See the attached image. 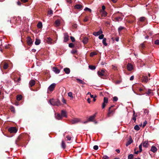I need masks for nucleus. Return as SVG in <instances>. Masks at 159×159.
<instances>
[{
	"instance_id": "1",
	"label": "nucleus",
	"mask_w": 159,
	"mask_h": 159,
	"mask_svg": "<svg viewBox=\"0 0 159 159\" xmlns=\"http://www.w3.org/2000/svg\"><path fill=\"white\" fill-rule=\"evenodd\" d=\"M49 102L53 106H59L61 104L60 101L58 99H51L49 100Z\"/></svg>"
},
{
	"instance_id": "2",
	"label": "nucleus",
	"mask_w": 159,
	"mask_h": 159,
	"mask_svg": "<svg viewBox=\"0 0 159 159\" xmlns=\"http://www.w3.org/2000/svg\"><path fill=\"white\" fill-rule=\"evenodd\" d=\"M114 107V106L113 105L111 106L109 108L108 112L107 114V116L108 117H110L111 115H112L114 113L115 111V109H111L112 108Z\"/></svg>"
},
{
	"instance_id": "3",
	"label": "nucleus",
	"mask_w": 159,
	"mask_h": 159,
	"mask_svg": "<svg viewBox=\"0 0 159 159\" xmlns=\"http://www.w3.org/2000/svg\"><path fill=\"white\" fill-rule=\"evenodd\" d=\"M105 71V70L104 69H103L101 70H100L98 71V75L99 77H101L102 76H106L107 75V74Z\"/></svg>"
},
{
	"instance_id": "4",
	"label": "nucleus",
	"mask_w": 159,
	"mask_h": 159,
	"mask_svg": "<svg viewBox=\"0 0 159 159\" xmlns=\"http://www.w3.org/2000/svg\"><path fill=\"white\" fill-rule=\"evenodd\" d=\"M119 13V11H118L117 12L114 14L113 15V16L114 17L115 21H119L120 20H122L121 16H117V13Z\"/></svg>"
},
{
	"instance_id": "5",
	"label": "nucleus",
	"mask_w": 159,
	"mask_h": 159,
	"mask_svg": "<svg viewBox=\"0 0 159 159\" xmlns=\"http://www.w3.org/2000/svg\"><path fill=\"white\" fill-rule=\"evenodd\" d=\"M108 99L107 98L104 97L103 99V102L102 104V109L104 108L106 106V104L108 103Z\"/></svg>"
},
{
	"instance_id": "6",
	"label": "nucleus",
	"mask_w": 159,
	"mask_h": 159,
	"mask_svg": "<svg viewBox=\"0 0 159 159\" xmlns=\"http://www.w3.org/2000/svg\"><path fill=\"white\" fill-rule=\"evenodd\" d=\"M8 131L10 133H16L17 131V130L15 127H11L8 129Z\"/></svg>"
},
{
	"instance_id": "7",
	"label": "nucleus",
	"mask_w": 159,
	"mask_h": 159,
	"mask_svg": "<svg viewBox=\"0 0 159 159\" xmlns=\"http://www.w3.org/2000/svg\"><path fill=\"white\" fill-rule=\"evenodd\" d=\"M141 85L139 84H136L133 85V87L134 89H135L134 90H133L134 92L136 94L137 93L136 92V91H137L138 89L140 87Z\"/></svg>"
},
{
	"instance_id": "8",
	"label": "nucleus",
	"mask_w": 159,
	"mask_h": 159,
	"mask_svg": "<svg viewBox=\"0 0 159 159\" xmlns=\"http://www.w3.org/2000/svg\"><path fill=\"white\" fill-rule=\"evenodd\" d=\"M56 85V84L55 83L52 84L48 87V90L51 92L53 91L54 90Z\"/></svg>"
},
{
	"instance_id": "9",
	"label": "nucleus",
	"mask_w": 159,
	"mask_h": 159,
	"mask_svg": "<svg viewBox=\"0 0 159 159\" xmlns=\"http://www.w3.org/2000/svg\"><path fill=\"white\" fill-rule=\"evenodd\" d=\"M135 17L134 16H130L129 20H128V22L130 23H132L135 21Z\"/></svg>"
},
{
	"instance_id": "10",
	"label": "nucleus",
	"mask_w": 159,
	"mask_h": 159,
	"mask_svg": "<svg viewBox=\"0 0 159 159\" xmlns=\"http://www.w3.org/2000/svg\"><path fill=\"white\" fill-rule=\"evenodd\" d=\"M27 42L28 45L29 46L32 45L33 43V41H32L31 38L30 37L28 36L27 38Z\"/></svg>"
},
{
	"instance_id": "11",
	"label": "nucleus",
	"mask_w": 159,
	"mask_h": 159,
	"mask_svg": "<svg viewBox=\"0 0 159 159\" xmlns=\"http://www.w3.org/2000/svg\"><path fill=\"white\" fill-rule=\"evenodd\" d=\"M152 90L151 89H148V91L145 93H142L141 92V93H136V94L137 95H142L146 94L147 95H149L150 94L152 93Z\"/></svg>"
},
{
	"instance_id": "12",
	"label": "nucleus",
	"mask_w": 159,
	"mask_h": 159,
	"mask_svg": "<svg viewBox=\"0 0 159 159\" xmlns=\"http://www.w3.org/2000/svg\"><path fill=\"white\" fill-rule=\"evenodd\" d=\"M69 37L67 33H65L64 34V42H67L69 40Z\"/></svg>"
},
{
	"instance_id": "13",
	"label": "nucleus",
	"mask_w": 159,
	"mask_h": 159,
	"mask_svg": "<svg viewBox=\"0 0 159 159\" xmlns=\"http://www.w3.org/2000/svg\"><path fill=\"white\" fill-rule=\"evenodd\" d=\"M102 31L101 29H100V30L98 31L97 32H94L93 33V34L96 36H98V35H100V34H102Z\"/></svg>"
},
{
	"instance_id": "14",
	"label": "nucleus",
	"mask_w": 159,
	"mask_h": 159,
	"mask_svg": "<svg viewBox=\"0 0 159 159\" xmlns=\"http://www.w3.org/2000/svg\"><path fill=\"white\" fill-rule=\"evenodd\" d=\"M133 68V65L130 63H128L127 66V69L129 71H131Z\"/></svg>"
},
{
	"instance_id": "15",
	"label": "nucleus",
	"mask_w": 159,
	"mask_h": 159,
	"mask_svg": "<svg viewBox=\"0 0 159 159\" xmlns=\"http://www.w3.org/2000/svg\"><path fill=\"white\" fill-rule=\"evenodd\" d=\"M55 118L57 120H60L62 119V117L61 115L60 114H55Z\"/></svg>"
},
{
	"instance_id": "16",
	"label": "nucleus",
	"mask_w": 159,
	"mask_h": 159,
	"mask_svg": "<svg viewBox=\"0 0 159 159\" xmlns=\"http://www.w3.org/2000/svg\"><path fill=\"white\" fill-rule=\"evenodd\" d=\"M53 70L56 74H58L60 72V70L57 67H54L52 68Z\"/></svg>"
},
{
	"instance_id": "17",
	"label": "nucleus",
	"mask_w": 159,
	"mask_h": 159,
	"mask_svg": "<svg viewBox=\"0 0 159 159\" xmlns=\"http://www.w3.org/2000/svg\"><path fill=\"white\" fill-rule=\"evenodd\" d=\"M80 121L79 119L77 118H75L71 120V122L72 124H75L79 122Z\"/></svg>"
},
{
	"instance_id": "18",
	"label": "nucleus",
	"mask_w": 159,
	"mask_h": 159,
	"mask_svg": "<svg viewBox=\"0 0 159 159\" xmlns=\"http://www.w3.org/2000/svg\"><path fill=\"white\" fill-rule=\"evenodd\" d=\"M83 7V6H82V5L78 4L75 5L74 6L75 8L77 9H81Z\"/></svg>"
},
{
	"instance_id": "19",
	"label": "nucleus",
	"mask_w": 159,
	"mask_h": 159,
	"mask_svg": "<svg viewBox=\"0 0 159 159\" xmlns=\"http://www.w3.org/2000/svg\"><path fill=\"white\" fill-rule=\"evenodd\" d=\"M96 116V114H95L93 115L90 116L88 120V121H92L94 119Z\"/></svg>"
},
{
	"instance_id": "20",
	"label": "nucleus",
	"mask_w": 159,
	"mask_h": 159,
	"mask_svg": "<svg viewBox=\"0 0 159 159\" xmlns=\"http://www.w3.org/2000/svg\"><path fill=\"white\" fill-rule=\"evenodd\" d=\"M35 82L34 80H32L30 81L29 82L30 87H31L35 85Z\"/></svg>"
},
{
	"instance_id": "21",
	"label": "nucleus",
	"mask_w": 159,
	"mask_h": 159,
	"mask_svg": "<svg viewBox=\"0 0 159 159\" xmlns=\"http://www.w3.org/2000/svg\"><path fill=\"white\" fill-rule=\"evenodd\" d=\"M3 63H2L1 64L2 65H3ZM8 66V64L5 62H3V68L4 69H7Z\"/></svg>"
},
{
	"instance_id": "22",
	"label": "nucleus",
	"mask_w": 159,
	"mask_h": 159,
	"mask_svg": "<svg viewBox=\"0 0 159 159\" xmlns=\"http://www.w3.org/2000/svg\"><path fill=\"white\" fill-rule=\"evenodd\" d=\"M133 140L132 139V138L130 137L129 139V140L126 143V146H128L129 145L131 144L133 142Z\"/></svg>"
},
{
	"instance_id": "23",
	"label": "nucleus",
	"mask_w": 159,
	"mask_h": 159,
	"mask_svg": "<svg viewBox=\"0 0 159 159\" xmlns=\"http://www.w3.org/2000/svg\"><path fill=\"white\" fill-rule=\"evenodd\" d=\"M76 81L80 84H85V83L82 80H80L78 78L76 79Z\"/></svg>"
},
{
	"instance_id": "24",
	"label": "nucleus",
	"mask_w": 159,
	"mask_h": 159,
	"mask_svg": "<svg viewBox=\"0 0 159 159\" xmlns=\"http://www.w3.org/2000/svg\"><path fill=\"white\" fill-rule=\"evenodd\" d=\"M63 70L65 73L66 74H69L70 72V69L68 68H64Z\"/></svg>"
},
{
	"instance_id": "25",
	"label": "nucleus",
	"mask_w": 159,
	"mask_h": 159,
	"mask_svg": "<svg viewBox=\"0 0 159 159\" xmlns=\"http://www.w3.org/2000/svg\"><path fill=\"white\" fill-rule=\"evenodd\" d=\"M142 81L147 82L148 81V77L147 76H143L142 78Z\"/></svg>"
},
{
	"instance_id": "26",
	"label": "nucleus",
	"mask_w": 159,
	"mask_h": 159,
	"mask_svg": "<svg viewBox=\"0 0 159 159\" xmlns=\"http://www.w3.org/2000/svg\"><path fill=\"white\" fill-rule=\"evenodd\" d=\"M23 134H21L18 138L17 140H16V143H17V142H18L19 141H20V139H21L24 135Z\"/></svg>"
},
{
	"instance_id": "27",
	"label": "nucleus",
	"mask_w": 159,
	"mask_h": 159,
	"mask_svg": "<svg viewBox=\"0 0 159 159\" xmlns=\"http://www.w3.org/2000/svg\"><path fill=\"white\" fill-rule=\"evenodd\" d=\"M142 143L143 146L145 148H147L148 145L149 144L148 142H146V141L143 142Z\"/></svg>"
},
{
	"instance_id": "28",
	"label": "nucleus",
	"mask_w": 159,
	"mask_h": 159,
	"mask_svg": "<svg viewBox=\"0 0 159 159\" xmlns=\"http://www.w3.org/2000/svg\"><path fill=\"white\" fill-rule=\"evenodd\" d=\"M157 149L156 148L153 146H152L151 149V151L154 153L156 152L157 151Z\"/></svg>"
},
{
	"instance_id": "29",
	"label": "nucleus",
	"mask_w": 159,
	"mask_h": 159,
	"mask_svg": "<svg viewBox=\"0 0 159 159\" xmlns=\"http://www.w3.org/2000/svg\"><path fill=\"white\" fill-rule=\"evenodd\" d=\"M61 115L62 116V117H66L67 116V115L66 111L64 110H62L61 111Z\"/></svg>"
},
{
	"instance_id": "30",
	"label": "nucleus",
	"mask_w": 159,
	"mask_h": 159,
	"mask_svg": "<svg viewBox=\"0 0 159 159\" xmlns=\"http://www.w3.org/2000/svg\"><path fill=\"white\" fill-rule=\"evenodd\" d=\"M54 23L56 26H58L60 24V21L59 20H56L54 22Z\"/></svg>"
},
{
	"instance_id": "31",
	"label": "nucleus",
	"mask_w": 159,
	"mask_h": 159,
	"mask_svg": "<svg viewBox=\"0 0 159 159\" xmlns=\"http://www.w3.org/2000/svg\"><path fill=\"white\" fill-rule=\"evenodd\" d=\"M88 38L85 37L84 38L83 40V42L84 44H86L88 43Z\"/></svg>"
},
{
	"instance_id": "32",
	"label": "nucleus",
	"mask_w": 159,
	"mask_h": 159,
	"mask_svg": "<svg viewBox=\"0 0 159 159\" xmlns=\"http://www.w3.org/2000/svg\"><path fill=\"white\" fill-rule=\"evenodd\" d=\"M61 147L64 149L66 148V145L64 141H62L61 144Z\"/></svg>"
},
{
	"instance_id": "33",
	"label": "nucleus",
	"mask_w": 159,
	"mask_h": 159,
	"mask_svg": "<svg viewBox=\"0 0 159 159\" xmlns=\"http://www.w3.org/2000/svg\"><path fill=\"white\" fill-rule=\"evenodd\" d=\"M22 96L21 95H18L16 96V99L18 101H20L21 100L22 98Z\"/></svg>"
},
{
	"instance_id": "34",
	"label": "nucleus",
	"mask_w": 159,
	"mask_h": 159,
	"mask_svg": "<svg viewBox=\"0 0 159 159\" xmlns=\"http://www.w3.org/2000/svg\"><path fill=\"white\" fill-rule=\"evenodd\" d=\"M37 26L38 28L39 29H40L42 28V23L41 22H39L37 24Z\"/></svg>"
},
{
	"instance_id": "35",
	"label": "nucleus",
	"mask_w": 159,
	"mask_h": 159,
	"mask_svg": "<svg viewBox=\"0 0 159 159\" xmlns=\"http://www.w3.org/2000/svg\"><path fill=\"white\" fill-rule=\"evenodd\" d=\"M100 12L103 16H106L107 14V13L105 11H100Z\"/></svg>"
},
{
	"instance_id": "36",
	"label": "nucleus",
	"mask_w": 159,
	"mask_h": 159,
	"mask_svg": "<svg viewBox=\"0 0 159 159\" xmlns=\"http://www.w3.org/2000/svg\"><path fill=\"white\" fill-rule=\"evenodd\" d=\"M89 69L92 70H95L96 68L95 66L93 65H89Z\"/></svg>"
},
{
	"instance_id": "37",
	"label": "nucleus",
	"mask_w": 159,
	"mask_h": 159,
	"mask_svg": "<svg viewBox=\"0 0 159 159\" xmlns=\"http://www.w3.org/2000/svg\"><path fill=\"white\" fill-rule=\"evenodd\" d=\"M46 40L48 43H52V40L50 37L47 38Z\"/></svg>"
},
{
	"instance_id": "38",
	"label": "nucleus",
	"mask_w": 159,
	"mask_h": 159,
	"mask_svg": "<svg viewBox=\"0 0 159 159\" xmlns=\"http://www.w3.org/2000/svg\"><path fill=\"white\" fill-rule=\"evenodd\" d=\"M106 39L104 38L102 40V43L105 46H107V43H106Z\"/></svg>"
},
{
	"instance_id": "39",
	"label": "nucleus",
	"mask_w": 159,
	"mask_h": 159,
	"mask_svg": "<svg viewBox=\"0 0 159 159\" xmlns=\"http://www.w3.org/2000/svg\"><path fill=\"white\" fill-rule=\"evenodd\" d=\"M40 43V40L39 39H36L35 42V44L36 45H38Z\"/></svg>"
},
{
	"instance_id": "40",
	"label": "nucleus",
	"mask_w": 159,
	"mask_h": 159,
	"mask_svg": "<svg viewBox=\"0 0 159 159\" xmlns=\"http://www.w3.org/2000/svg\"><path fill=\"white\" fill-rule=\"evenodd\" d=\"M10 109L11 111V112H12L13 113H14L15 112V109L14 107L13 106H10Z\"/></svg>"
},
{
	"instance_id": "41",
	"label": "nucleus",
	"mask_w": 159,
	"mask_h": 159,
	"mask_svg": "<svg viewBox=\"0 0 159 159\" xmlns=\"http://www.w3.org/2000/svg\"><path fill=\"white\" fill-rule=\"evenodd\" d=\"M137 116V115H135V112L134 111V114L133 115V117L132 118V119L134 120V122H135L136 120V117Z\"/></svg>"
},
{
	"instance_id": "42",
	"label": "nucleus",
	"mask_w": 159,
	"mask_h": 159,
	"mask_svg": "<svg viewBox=\"0 0 159 159\" xmlns=\"http://www.w3.org/2000/svg\"><path fill=\"white\" fill-rule=\"evenodd\" d=\"M71 53H72L73 54H76L77 52V51L76 49H73L71 51Z\"/></svg>"
},
{
	"instance_id": "43",
	"label": "nucleus",
	"mask_w": 159,
	"mask_h": 159,
	"mask_svg": "<svg viewBox=\"0 0 159 159\" xmlns=\"http://www.w3.org/2000/svg\"><path fill=\"white\" fill-rule=\"evenodd\" d=\"M128 159H133L134 156L132 154H129L128 155Z\"/></svg>"
},
{
	"instance_id": "44",
	"label": "nucleus",
	"mask_w": 159,
	"mask_h": 159,
	"mask_svg": "<svg viewBox=\"0 0 159 159\" xmlns=\"http://www.w3.org/2000/svg\"><path fill=\"white\" fill-rule=\"evenodd\" d=\"M134 129L135 130H139L140 129V128H139V126L138 125H136L134 127Z\"/></svg>"
},
{
	"instance_id": "45",
	"label": "nucleus",
	"mask_w": 159,
	"mask_h": 159,
	"mask_svg": "<svg viewBox=\"0 0 159 159\" xmlns=\"http://www.w3.org/2000/svg\"><path fill=\"white\" fill-rule=\"evenodd\" d=\"M75 46L74 44L72 43H70L69 44V47L70 48H73Z\"/></svg>"
},
{
	"instance_id": "46",
	"label": "nucleus",
	"mask_w": 159,
	"mask_h": 159,
	"mask_svg": "<svg viewBox=\"0 0 159 159\" xmlns=\"http://www.w3.org/2000/svg\"><path fill=\"white\" fill-rule=\"evenodd\" d=\"M125 28V27L120 26L118 29V30L119 32H120L122 30L124 29Z\"/></svg>"
},
{
	"instance_id": "47",
	"label": "nucleus",
	"mask_w": 159,
	"mask_h": 159,
	"mask_svg": "<svg viewBox=\"0 0 159 159\" xmlns=\"http://www.w3.org/2000/svg\"><path fill=\"white\" fill-rule=\"evenodd\" d=\"M96 54H97V53H96V52H91L90 53V57H93L94 55H96Z\"/></svg>"
},
{
	"instance_id": "48",
	"label": "nucleus",
	"mask_w": 159,
	"mask_h": 159,
	"mask_svg": "<svg viewBox=\"0 0 159 159\" xmlns=\"http://www.w3.org/2000/svg\"><path fill=\"white\" fill-rule=\"evenodd\" d=\"M142 143H141L139 146V152H141L142 151Z\"/></svg>"
},
{
	"instance_id": "49",
	"label": "nucleus",
	"mask_w": 159,
	"mask_h": 159,
	"mask_svg": "<svg viewBox=\"0 0 159 159\" xmlns=\"http://www.w3.org/2000/svg\"><path fill=\"white\" fill-rule=\"evenodd\" d=\"M144 42L143 43L141 44L140 45V47L141 48L143 49H144L145 47V44H144Z\"/></svg>"
},
{
	"instance_id": "50",
	"label": "nucleus",
	"mask_w": 159,
	"mask_h": 159,
	"mask_svg": "<svg viewBox=\"0 0 159 159\" xmlns=\"http://www.w3.org/2000/svg\"><path fill=\"white\" fill-rule=\"evenodd\" d=\"M104 35L103 34H102L100 35L98 37V38L100 39H103Z\"/></svg>"
},
{
	"instance_id": "51",
	"label": "nucleus",
	"mask_w": 159,
	"mask_h": 159,
	"mask_svg": "<svg viewBox=\"0 0 159 159\" xmlns=\"http://www.w3.org/2000/svg\"><path fill=\"white\" fill-rule=\"evenodd\" d=\"M68 95L71 98H73L72 93L71 92H69L68 93Z\"/></svg>"
},
{
	"instance_id": "52",
	"label": "nucleus",
	"mask_w": 159,
	"mask_h": 159,
	"mask_svg": "<svg viewBox=\"0 0 159 159\" xmlns=\"http://www.w3.org/2000/svg\"><path fill=\"white\" fill-rule=\"evenodd\" d=\"M145 18L144 17H140V18H139V20L141 21H144L145 20Z\"/></svg>"
},
{
	"instance_id": "53",
	"label": "nucleus",
	"mask_w": 159,
	"mask_h": 159,
	"mask_svg": "<svg viewBox=\"0 0 159 159\" xmlns=\"http://www.w3.org/2000/svg\"><path fill=\"white\" fill-rule=\"evenodd\" d=\"M48 14L50 15H52L53 14V11L52 10H50L48 11Z\"/></svg>"
},
{
	"instance_id": "54",
	"label": "nucleus",
	"mask_w": 159,
	"mask_h": 159,
	"mask_svg": "<svg viewBox=\"0 0 159 159\" xmlns=\"http://www.w3.org/2000/svg\"><path fill=\"white\" fill-rule=\"evenodd\" d=\"M70 39L71 40V41L72 42H75V38L73 37V36H71L70 37Z\"/></svg>"
},
{
	"instance_id": "55",
	"label": "nucleus",
	"mask_w": 159,
	"mask_h": 159,
	"mask_svg": "<svg viewBox=\"0 0 159 159\" xmlns=\"http://www.w3.org/2000/svg\"><path fill=\"white\" fill-rule=\"evenodd\" d=\"M149 112V111L147 109L144 110V113L145 114H148Z\"/></svg>"
},
{
	"instance_id": "56",
	"label": "nucleus",
	"mask_w": 159,
	"mask_h": 159,
	"mask_svg": "<svg viewBox=\"0 0 159 159\" xmlns=\"http://www.w3.org/2000/svg\"><path fill=\"white\" fill-rule=\"evenodd\" d=\"M109 157L106 155L102 157V159H109Z\"/></svg>"
},
{
	"instance_id": "57",
	"label": "nucleus",
	"mask_w": 159,
	"mask_h": 159,
	"mask_svg": "<svg viewBox=\"0 0 159 159\" xmlns=\"http://www.w3.org/2000/svg\"><path fill=\"white\" fill-rule=\"evenodd\" d=\"M154 43L156 44L159 45V40L157 39L154 42Z\"/></svg>"
},
{
	"instance_id": "58",
	"label": "nucleus",
	"mask_w": 159,
	"mask_h": 159,
	"mask_svg": "<svg viewBox=\"0 0 159 159\" xmlns=\"http://www.w3.org/2000/svg\"><path fill=\"white\" fill-rule=\"evenodd\" d=\"M118 100V98L116 96H115L113 98V100L114 101L116 102Z\"/></svg>"
},
{
	"instance_id": "59",
	"label": "nucleus",
	"mask_w": 159,
	"mask_h": 159,
	"mask_svg": "<svg viewBox=\"0 0 159 159\" xmlns=\"http://www.w3.org/2000/svg\"><path fill=\"white\" fill-rule=\"evenodd\" d=\"M93 148L95 150H97L98 149V145H95L93 146Z\"/></svg>"
},
{
	"instance_id": "60",
	"label": "nucleus",
	"mask_w": 159,
	"mask_h": 159,
	"mask_svg": "<svg viewBox=\"0 0 159 159\" xmlns=\"http://www.w3.org/2000/svg\"><path fill=\"white\" fill-rule=\"evenodd\" d=\"M84 10L85 11H89V12H91V9H90V8H89L88 7H86L84 9Z\"/></svg>"
},
{
	"instance_id": "61",
	"label": "nucleus",
	"mask_w": 159,
	"mask_h": 159,
	"mask_svg": "<svg viewBox=\"0 0 159 159\" xmlns=\"http://www.w3.org/2000/svg\"><path fill=\"white\" fill-rule=\"evenodd\" d=\"M147 121H144L143 123V128H144L146 125L147 124Z\"/></svg>"
},
{
	"instance_id": "62",
	"label": "nucleus",
	"mask_w": 159,
	"mask_h": 159,
	"mask_svg": "<svg viewBox=\"0 0 159 159\" xmlns=\"http://www.w3.org/2000/svg\"><path fill=\"white\" fill-rule=\"evenodd\" d=\"M105 7L104 5L102 6V9L100 10V11H105Z\"/></svg>"
},
{
	"instance_id": "63",
	"label": "nucleus",
	"mask_w": 159,
	"mask_h": 159,
	"mask_svg": "<svg viewBox=\"0 0 159 159\" xmlns=\"http://www.w3.org/2000/svg\"><path fill=\"white\" fill-rule=\"evenodd\" d=\"M66 138H67V140H70L71 139V137H70L69 136H66Z\"/></svg>"
},
{
	"instance_id": "64",
	"label": "nucleus",
	"mask_w": 159,
	"mask_h": 159,
	"mask_svg": "<svg viewBox=\"0 0 159 159\" xmlns=\"http://www.w3.org/2000/svg\"><path fill=\"white\" fill-rule=\"evenodd\" d=\"M88 20V19L87 18V17H86L85 18L84 20V22H86Z\"/></svg>"
}]
</instances>
